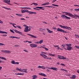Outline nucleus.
<instances>
[{"mask_svg":"<svg viewBox=\"0 0 79 79\" xmlns=\"http://www.w3.org/2000/svg\"><path fill=\"white\" fill-rule=\"evenodd\" d=\"M65 45L67 46L66 47V48H64L65 50H69V51H71L72 49L73 48V47H71L72 46V44H66Z\"/></svg>","mask_w":79,"mask_h":79,"instance_id":"1","label":"nucleus"},{"mask_svg":"<svg viewBox=\"0 0 79 79\" xmlns=\"http://www.w3.org/2000/svg\"><path fill=\"white\" fill-rule=\"evenodd\" d=\"M59 26L61 27V28H64V29H67L68 30H69L70 31H71L72 30V29L71 28V27L67 26H62L61 25H59Z\"/></svg>","mask_w":79,"mask_h":79,"instance_id":"2","label":"nucleus"},{"mask_svg":"<svg viewBox=\"0 0 79 79\" xmlns=\"http://www.w3.org/2000/svg\"><path fill=\"white\" fill-rule=\"evenodd\" d=\"M44 54L46 55L47 54L45 52H42L40 54V55H41V56H42L43 58H45V59H47V56L44 55Z\"/></svg>","mask_w":79,"mask_h":79,"instance_id":"3","label":"nucleus"},{"mask_svg":"<svg viewBox=\"0 0 79 79\" xmlns=\"http://www.w3.org/2000/svg\"><path fill=\"white\" fill-rule=\"evenodd\" d=\"M29 13V14H35V15H36L37 14L36 13V12H32L31 11H29L28 10H25V13Z\"/></svg>","mask_w":79,"mask_h":79,"instance_id":"4","label":"nucleus"},{"mask_svg":"<svg viewBox=\"0 0 79 79\" xmlns=\"http://www.w3.org/2000/svg\"><path fill=\"white\" fill-rule=\"evenodd\" d=\"M14 31L15 32H16V33H18V34H20V35H22L23 36H26V35H23L22 34H23V33H22V32L16 30H14Z\"/></svg>","mask_w":79,"mask_h":79,"instance_id":"5","label":"nucleus"},{"mask_svg":"<svg viewBox=\"0 0 79 79\" xmlns=\"http://www.w3.org/2000/svg\"><path fill=\"white\" fill-rule=\"evenodd\" d=\"M65 15H67V16H70V17H74V15H72L71 13L69 12H65Z\"/></svg>","mask_w":79,"mask_h":79,"instance_id":"6","label":"nucleus"},{"mask_svg":"<svg viewBox=\"0 0 79 79\" xmlns=\"http://www.w3.org/2000/svg\"><path fill=\"white\" fill-rule=\"evenodd\" d=\"M57 31H58L59 32H63V33H66V31H65L64 30L60 29V28H57Z\"/></svg>","mask_w":79,"mask_h":79,"instance_id":"7","label":"nucleus"},{"mask_svg":"<svg viewBox=\"0 0 79 79\" xmlns=\"http://www.w3.org/2000/svg\"><path fill=\"white\" fill-rule=\"evenodd\" d=\"M61 17H62V18H65L66 19H71L70 17H68L66 16L65 15H62L61 16Z\"/></svg>","mask_w":79,"mask_h":79,"instance_id":"8","label":"nucleus"},{"mask_svg":"<svg viewBox=\"0 0 79 79\" xmlns=\"http://www.w3.org/2000/svg\"><path fill=\"white\" fill-rule=\"evenodd\" d=\"M30 46L31 48H35V47H37V45L34 44H30Z\"/></svg>","mask_w":79,"mask_h":79,"instance_id":"9","label":"nucleus"},{"mask_svg":"<svg viewBox=\"0 0 79 79\" xmlns=\"http://www.w3.org/2000/svg\"><path fill=\"white\" fill-rule=\"evenodd\" d=\"M58 58L60 60H66V58L64 57V56H60L59 55H58Z\"/></svg>","mask_w":79,"mask_h":79,"instance_id":"10","label":"nucleus"},{"mask_svg":"<svg viewBox=\"0 0 79 79\" xmlns=\"http://www.w3.org/2000/svg\"><path fill=\"white\" fill-rule=\"evenodd\" d=\"M3 2L7 4H8V5H11V4L10 3V0H4L3 1Z\"/></svg>","mask_w":79,"mask_h":79,"instance_id":"11","label":"nucleus"},{"mask_svg":"<svg viewBox=\"0 0 79 79\" xmlns=\"http://www.w3.org/2000/svg\"><path fill=\"white\" fill-rule=\"evenodd\" d=\"M2 52H3V53H11V51L8 50L4 51L3 50H2Z\"/></svg>","mask_w":79,"mask_h":79,"instance_id":"12","label":"nucleus"},{"mask_svg":"<svg viewBox=\"0 0 79 79\" xmlns=\"http://www.w3.org/2000/svg\"><path fill=\"white\" fill-rule=\"evenodd\" d=\"M29 27L28 26H27L26 27V28H25V30H24V31L25 32H27L28 31H29Z\"/></svg>","mask_w":79,"mask_h":79,"instance_id":"13","label":"nucleus"},{"mask_svg":"<svg viewBox=\"0 0 79 79\" xmlns=\"http://www.w3.org/2000/svg\"><path fill=\"white\" fill-rule=\"evenodd\" d=\"M50 69H53L54 71H58V69L55 67H51L50 68Z\"/></svg>","mask_w":79,"mask_h":79,"instance_id":"14","label":"nucleus"},{"mask_svg":"<svg viewBox=\"0 0 79 79\" xmlns=\"http://www.w3.org/2000/svg\"><path fill=\"white\" fill-rule=\"evenodd\" d=\"M32 77L33 78L32 79H35L37 78V76L36 75H34L32 76Z\"/></svg>","mask_w":79,"mask_h":79,"instance_id":"15","label":"nucleus"},{"mask_svg":"<svg viewBox=\"0 0 79 79\" xmlns=\"http://www.w3.org/2000/svg\"><path fill=\"white\" fill-rule=\"evenodd\" d=\"M39 75H40V76H44V77H47V76L44 73H39Z\"/></svg>","mask_w":79,"mask_h":79,"instance_id":"16","label":"nucleus"},{"mask_svg":"<svg viewBox=\"0 0 79 79\" xmlns=\"http://www.w3.org/2000/svg\"><path fill=\"white\" fill-rule=\"evenodd\" d=\"M27 35H29L31 36V37H33V38H37V37H36L35 36H34V35H32L29 34H27Z\"/></svg>","mask_w":79,"mask_h":79,"instance_id":"17","label":"nucleus"},{"mask_svg":"<svg viewBox=\"0 0 79 79\" xmlns=\"http://www.w3.org/2000/svg\"><path fill=\"white\" fill-rule=\"evenodd\" d=\"M49 4H50L49 2H46L43 4L41 6H44V5H49Z\"/></svg>","mask_w":79,"mask_h":79,"instance_id":"18","label":"nucleus"},{"mask_svg":"<svg viewBox=\"0 0 79 79\" xmlns=\"http://www.w3.org/2000/svg\"><path fill=\"white\" fill-rule=\"evenodd\" d=\"M76 76L75 75H73L72 77H70V79H74L76 78Z\"/></svg>","mask_w":79,"mask_h":79,"instance_id":"19","label":"nucleus"},{"mask_svg":"<svg viewBox=\"0 0 79 79\" xmlns=\"http://www.w3.org/2000/svg\"><path fill=\"white\" fill-rule=\"evenodd\" d=\"M36 8H40V10H45V9L43 8L44 7H36Z\"/></svg>","mask_w":79,"mask_h":79,"instance_id":"20","label":"nucleus"},{"mask_svg":"<svg viewBox=\"0 0 79 79\" xmlns=\"http://www.w3.org/2000/svg\"><path fill=\"white\" fill-rule=\"evenodd\" d=\"M0 33H1L2 34H5V33L6 34H8V32H6L5 31H0Z\"/></svg>","mask_w":79,"mask_h":79,"instance_id":"21","label":"nucleus"},{"mask_svg":"<svg viewBox=\"0 0 79 79\" xmlns=\"http://www.w3.org/2000/svg\"><path fill=\"white\" fill-rule=\"evenodd\" d=\"M33 4H34V5H35V6H37V5H38V4H37V3H35V2H33L31 4V5H32Z\"/></svg>","mask_w":79,"mask_h":79,"instance_id":"22","label":"nucleus"},{"mask_svg":"<svg viewBox=\"0 0 79 79\" xmlns=\"http://www.w3.org/2000/svg\"><path fill=\"white\" fill-rule=\"evenodd\" d=\"M0 58L1 59H2V60H6V59L4 57H0Z\"/></svg>","mask_w":79,"mask_h":79,"instance_id":"23","label":"nucleus"},{"mask_svg":"<svg viewBox=\"0 0 79 79\" xmlns=\"http://www.w3.org/2000/svg\"><path fill=\"white\" fill-rule=\"evenodd\" d=\"M3 8H5V9H6V10H11V9L10 8H8L7 7H2Z\"/></svg>","mask_w":79,"mask_h":79,"instance_id":"24","label":"nucleus"},{"mask_svg":"<svg viewBox=\"0 0 79 79\" xmlns=\"http://www.w3.org/2000/svg\"><path fill=\"white\" fill-rule=\"evenodd\" d=\"M16 27H18V28H19V29H22V27H21V26H17Z\"/></svg>","mask_w":79,"mask_h":79,"instance_id":"25","label":"nucleus"},{"mask_svg":"<svg viewBox=\"0 0 79 79\" xmlns=\"http://www.w3.org/2000/svg\"><path fill=\"white\" fill-rule=\"evenodd\" d=\"M44 41H43V40H40L39 42V44H42L43 43V42Z\"/></svg>","mask_w":79,"mask_h":79,"instance_id":"26","label":"nucleus"},{"mask_svg":"<svg viewBox=\"0 0 79 79\" xmlns=\"http://www.w3.org/2000/svg\"><path fill=\"white\" fill-rule=\"evenodd\" d=\"M74 15H74V16L75 17H76V18H79V15H77L75 14H74Z\"/></svg>","mask_w":79,"mask_h":79,"instance_id":"27","label":"nucleus"},{"mask_svg":"<svg viewBox=\"0 0 79 79\" xmlns=\"http://www.w3.org/2000/svg\"><path fill=\"white\" fill-rule=\"evenodd\" d=\"M11 63L12 64H15V60H12V61L11 62Z\"/></svg>","mask_w":79,"mask_h":79,"instance_id":"28","label":"nucleus"},{"mask_svg":"<svg viewBox=\"0 0 79 79\" xmlns=\"http://www.w3.org/2000/svg\"><path fill=\"white\" fill-rule=\"evenodd\" d=\"M14 47H19V45H15Z\"/></svg>","mask_w":79,"mask_h":79,"instance_id":"29","label":"nucleus"},{"mask_svg":"<svg viewBox=\"0 0 79 79\" xmlns=\"http://www.w3.org/2000/svg\"><path fill=\"white\" fill-rule=\"evenodd\" d=\"M50 56H55V54H50Z\"/></svg>","mask_w":79,"mask_h":79,"instance_id":"30","label":"nucleus"},{"mask_svg":"<svg viewBox=\"0 0 79 79\" xmlns=\"http://www.w3.org/2000/svg\"><path fill=\"white\" fill-rule=\"evenodd\" d=\"M75 37H76V38H79V35H75Z\"/></svg>","mask_w":79,"mask_h":79,"instance_id":"31","label":"nucleus"},{"mask_svg":"<svg viewBox=\"0 0 79 79\" xmlns=\"http://www.w3.org/2000/svg\"><path fill=\"white\" fill-rule=\"evenodd\" d=\"M75 11H79V9H75L74 10Z\"/></svg>","mask_w":79,"mask_h":79,"instance_id":"32","label":"nucleus"},{"mask_svg":"<svg viewBox=\"0 0 79 79\" xmlns=\"http://www.w3.org/2000/svg\"><path fill=\"white\" fill-rule=\"evenodd\" d=\"M10 31L11 32H12L13 34H15V32L13 30L10 29Z\"/></svg>","mask_w":79,"mask_h":79,"instance_id":"33","label":"nucleus"},{"mask_svg":"<svg viewBox=\"0 0 79 79\" xmlns=\"http://www.w3.org/2000/svg\"><path fill=\"white\" fill-rule=\"evenodd\" d=\"M22 13H25V10H22Z\"/></svg>","mask_w":79,"mask_h":79,"instance_id":"34","label":"nucleus"},{"mask_svg":"<svg viewBox=\"0 0 79 79\" xmlns=\"http://www.w3.org/2000/svg\"><path fill=\"white\" fill-rule=\"evenodd\" d=\"M10 37V38H12V39H14L16 38V37L13 36H10V37Z\"/></svg>","mask_w":79,"mask_h":79,"instance_id":"35","label":"nucleus"},{"mask_svg":"<svg viewBox=\"0 0 79 79\" xmlns=\"http://www.w3.org/2000/svg\"><path fill=\"white\" fill-rule=\"evenodd\" d=\"M52 6H59L58 5H56V4H52Z\"/></svg>","mask_w":79,"mask_h":79,"instance_id":"36","label":"nucleus"},{"mask_svg":"<svg viewBox=\"0 0 79 79\" xmlns=\"http://www.w3.org/2000/svg\"><path fill=\"white\" fill-rule=\"evenodd\" d=\"M56 0H53L52 2V3H54V2H56ZM64 0V1H66V0Z\"/></svg>","mask_w":79,"mask_h":79,"instance_id":"37","label":"nucleus"},{"mask_svg":"<svg viewBox=\"0 0 79 79\" xmlns=\"http://www.w3.org/2000/svg\"><path fill=\"white\" fill-rule=\"evenodd\" d=\"M42 69H45V67H44V66H42L41 67Z\"/></svg>","mask_w":79,"mask_h":79,"instance_id":"38","label":"nucleus"},{"mask_svg":"<svg viewBox=\"0 0 79 79\" xmlns=\"http://www.w3.org/2000/svg\"><path fill=\"white\" fill-rule=\"evenodd\" d=\"M33 9H35V10H40V9H37L35 8H33Z\"/></svg>","mask_w":79,"mask_h":79,"instance_id":"39","label":"nucleus"},{"mask_svg":"<svg viewBox=\"0 0 79 79\" xmlns=\"http://www.w3.org/2000/svg\"><path fill=\"white\" fill-rule=\"evenodd\" d=\"M65 46V44H62L61 45V47H62V48H64V47Z\"/></svg>","mask_w":79,"mask_h":79,"instance_id":"40","label":"nucleus"},{"mask_svg":"<svg viewBox=\"0 0 79 79\" xmlns=\"http://www.w3.org/2000/svg\"><path fill=\"white\" fill-rule=\"evenodd\" d=\"M16 70H17V71H20V69H19V68H17L16 69Z\"/></svg>","mask_w":79,"mask_h":79,"instance_id":"41","label":"nucleus"},{"mask_svg":"<svg viewBox=\"0 0 79 79\" xmlns=\"http://www.w3.org/2000/svg\"><path fill=\"white\" fill-rule=\"evenodd\" d=\"M15 64H19V63L18 62H15Z\"/></svg>","mask_w":79,"mask_h":79,"instance_id":"42","label":"nucleus"},{"mask_svg":"<svg viewBox=\"0 0 79 79\" xmlns=\"http://www.w3.org/2000/svg\"><path fill=\"white\" fill-rule=\"evenodd\" d=\"M24 73H19V75H24Z\"/></svg>","mask_w":79,"mask_h":79,"instance_id":"43","label":"nucleus"},{"mask_svg":"<svg viewBox=\"0 0 79 79\" xmlns=\"http://www.w3.org/2000/svg\"><path fill=\"white\" fill-rule=\"evenodd\" d=\"M22 9H23V8H25V9H28V7H22Z\"/></svg>","mask_w":79,"mask_h":79,"instance_id":"44","label":"nucleus"},{"mask_svg":"<svg viewBox=\"0 0 79 79\" xmlns=\"http://www.w3.org/2000/svg\"><path fill=\"white\" fill-rule=\"evenodd\" d=\"M60 65H61L62 66H65V65L63 64H61Z\"/></svg>","mask_w":79,"mask_h":79,"instance_id":"45","label":"nucleus"},{"mask_svg":"<svg viewBox=\"0 0 79 79\" xmlns=\"http://www.w3.org/2000/svg\"><path fill=\"white\" fill-rule=\"evenodd\" d=\"M20 71H21V72H23V71H24V70L21 69V68H20Z\"/></svg>","mask_w":79,"mask_h":79,"instance_id":"46","label":"nucleus"},{"mask_svg":"<svg viewBox=\"0 0 79 79\" xmlns=\"http://www.w3.org/2000/svg\"><path fill=\"white\" fill-rule=\"evenodd\" d=\"M23 15L21 14H19L18 16H19V17H20V16H22Z\"/></svg>","mask_w":79,"mask_h":79,"instance_id":"47","label":"nucleus"},{"mask_svg":"<svg viewBox=\"0 0 79 79\" xmlns=\"http://www.w3.org/2000/svg\"><path fill=\"white\" fill-rule=\"evenodd\" d=\"M75 47H76V48H79V46H75Z\"/></svg>","mask_w":79,"mask_h":79,"instance_id":"48","label":"nucleus"},{"mask_svg":"<svg viewBox=\"0 0 79 79\" xmlns=\"http://www.w3.org/2000/svg\"><path fill=\"white\" fill-rule=\"evenodd\" d=\"M42 66H40V65L38 66V68H42Z\"/></svg>","mask_w":79,"mask_h":79,"instance_id":"49","label":"nucleus"},{"mask_svg":"<svg viewBox=\"0 0 79 79\" xmlns=\"http://www.w3.org/2000/svg\"><path fill=\"white\" fill-rule=\"evenodd\" d=\"M60 70L62 71H65V69H61Z\"/></svg>","mask_w":79,"mask_h":79,"instance_id":"50","label":"nucleus"},{"mask_svg":"<svg viewBox=\"0 0 79 79\" xmlns=\"http://www.w3.org/2000/svg\"><path fill=\"white\" fill-rule=\"evenodd\" d=\"M0 23H1V24H3V21H2L0 19Z\"/></svg>","mask_w":79,"mask_h":79,"instance_id":"51","label":"nucleus"},{"mask_svg":"<svg viewBox=\"0 0 79 79\" xmlns=\"http://www.w3.org/2000/svg\"><path fill=\"white\" fill-rule=\"evenodd\" d=\"M5 44H3L2 43H0V45H4Z\"/></svg>","mask_w":79,"mask_h":79,"instance_id":"52","label":"nucleus"},{"mask_svg":"<svg viewBox=\"0 0 79 79\" xmlns=\"http://www.w3.org/2000/svg\"><path fill=\"white\" fill-rule=\"evenodd\" d=\"M23 51H24V52H28V51H27L26 50V49H24L23 50Z\"/></svg>","mask_w":79,"mask_h":79,"instance_id":"53","label":"nucleus"},{"mask_svg":"<svg viewBox=\"0 0 79 79\" xmlns=\"http://www.w3.org/2000/svg\"><path fill=\"white\" fill-rule=\"evenodd\" d=\"M54 46L55 47H59V46H58V45H56H56H54Z\"/></svg>","mask_w":79,"mask_h":79,"instance_id":"54","label":"nucleus"},{"mask_svg":"<svg viewBox=\"0 0 79 79\" xmlns=\"http://www.w3.org/2000/svg\"><path fill=\"white\" fill-rule=\"evenodd\" d=\"M28 42L29 44H32V42L31 41H28Z\"/></svg>","mask_w":79,"mask_h":79,"instance_id":"55","label":"nucleus"},{"mask_svg":"<svg viewBox=\"0 0 79 79\" xmlns=\"http://www.w3.org/2000/svg\"><path fill=\"white\" fill-rule=\"evenodd\" d=\"M20 19H21V20H24V21H26V20L24 18H21Z\"/></svg>","mask_w":79,"mask_h":79,"instance_id":"56","label":"nucleus"},{"mask_svg":"<svg viewBox=\"0 0 79 79\" xmlns=\"http://www.w3.org/2000/svg\"><path fill=\"white\" fill-rule=\"evenodd\" d=\"M44 48L46 50H48V49L46 48Z\"/></svg>","mask_w":79,"mask_h":79,"instance_id":"57","label":"nucleus"},{"mask_svg":"<svg viewBox=\"0 0 79 79\" xmlns=\"http://www.w3.org/2000/svg\"><path fill=\"white\" fill-rule=\"evenodd\" d=\"M47 30H48V32H49V33H50V30H49V29H48V28H47Z\"/></svg>","mask_w":79,"mask_h":79,"instance_id":"58","label":"nucleus"},{"mask_svg":"<svg viewBox=\"0 0 79 79\" xmlns=\"http://www.w3.org/2000/svg\"><path fill=\"white\" fill-rule=\"evenodd\" d=\"M35 43L39 44V41H38V42H35Z\"/></svg>","mask_w":79,"mask_h":79,"instance_id":"59","label":"nucleus"},{"mask_svg":"<svg viewBox=\"0 0 79 79\" xmlns=\"http://www.w3.org/2000/svg\"><path fill=\"white\" fill-rule=\"evenodd\" d=\"M56 64H57L58 65H60V63L59 62H58L56 63Z\"/></svg>","mask_w":79,"mask_h":79,"instance_id":"60","label":"nucleus"},{"mask_svg":"<svg viewBox=\"0 0 79 79\" xmlns=\"http://www.w3.org/2000/svg\"><path fill=\"white\" fill-rule=\"evenodd\" d=\"M59 49H60V48L59 46H58V47H57V50H59Z\"/></svg>","mask_w":79,"mask_h":79,"instance_id":"61","label":"nucleus"},{"mask_svg":"<svg viewBox=\"0 0 79 79\" xmlns=\"http://www.w3.org/2000/svg\"><path fill=\"white\" fill-rule=\"evenodd\" d=\"M12 26H13V27H14L15 28H16V26H15L14 25H13Z\"/></svg>","mask_w":79,"mask_h":79,"instance_id":"62","label":"nucleus"},{"mask_svg":"<svg viewBox=\"0 0 79 79\" xmlns=\"http://www.w3.org/2000/svg\"><path fill=\"white\" fill-rule=\"evenodd\" d=\"M23 26H24V27H27V26L25 24H24L23 25Z\"/></svg>","mask_w":79,"mask_h":79,"instance_id":"63","label":"nucleus"},{"mask_svg":"<svg viewBox=\"0 0 79 79\" xmlns=\"http://www.w3.org/2000/svg\"><path fill=\"white\" fill-rule=\"evenodd\" d=\"M77 72L79 74V70H77Z\"/></svg>","mask_w":79,"mask_h":79,"instance_id":"64","label":"nucleus"}]
</instances>
